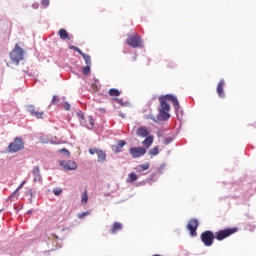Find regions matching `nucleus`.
Segmentation results:
<instances>
[{"label":"nucleus","instance_id":"7ed1b4c3","mask_svg":"<svg viewBox=\"0 0 256 256\" xmlns=\"http://www.w3.org/2000/svg\"><path fill=\"white\" fill-rule=\"evenodd\" d=\"M200 239L205 247H211L215 243V233L211 230H206L201 233Z\"/></svg>","mask_w":256,"mask_h":256},{"label":"nucleus","instance_id":"4468645a","mask_svg":"<svg viewBox=\"0 0 256 256\" xmlns=\"http://www.w3.org/2000/svg\"><path fill=\"white\" fill-rule=\"evenodd\" d=\"M64 169H66V171H75V169H77V163L69 160L64 164Z\"/></svg>","mask_w":256,"mask_h":256},{"label":"nucleus","instance_id":"5701e85b","mask_svg":"<svg viewBox=\"0 0 256 256\" xmlns=\"http://www.w3.org/2000/svg\"><path fill=\"white\" fill-rule=\"evenodd\" d=\"M81 199L82 204L87 205V201H89V195L87 194V190H85L84 193H82Z\"/></svg>","mask_w":256,"mask_h":256},{"label":"nucleus","instance_id":"423d86ee","mask_svg":"<svg viewBox=\"0 0 256 256\" xmlns=\"http://www.w3.org/2000/svg\"><path fill=\"white\" fill-rule=\"evenodd\" d=\"M10 59L19 65V61H23V49L16 44L14 49L10 53Z\"/></svg>","mask_w":256,"mask_h":256},{"label":"nucleus","instance_id":"bb28decb","mask_svg":"<svg viewBox=\"0 0 256 256\" xmlns=\"http://www.w3.org/2000/svg\"><path fill=\"white\" fill-rule=\"evenodd\" d=\"M87 215H91V212H83L78 214V219H85V217H87Z\"/></svg>","mask_w":256,"mask_h":256},{"label":"nucleus","instance_id":"f03ea898","mask_svg":"<svg viewBox=\"0 0 256 256\" xmlns=\"http://www.w3.org/2000/svg\"><path fill=\"white\" fill-rule=\"evenodd\" d=\"M25 149V143L23 142V138L16 137L12 143H10L7 147L8 153H18V151H22Z\"/></svg>","mask_w":256,"mask_h":256},{"label":"nucleus","instance_id":"dca6fc26","mask_svg":"<svg viewBox=\"0 0 256 256\" xmlns=\"http://www.w3.org/2000/svg\"><path fill=\"white\" fill-rule=\"evenodd\" d=\"M97 157H98V163H103L107 159V154L103 150H99L97 152Z\"/></svg>","mask_w":256,"mask_h":256},{"label":"nucleus","instance_id":"c756f323","mask_svg":"<svg viewBox=\"0 0 256 256\" xmlns=\"http://www.w3.org/2000/svg\"><path fill=\"white\" fill-rule=\"evenodd\" d=\"M99 151V149H96V148H90L89 149V153H90V155H95V153H96V155H97V152Z\"/></svg>","mask_w":256,"mask_h":256},{"label":"nucleus","instance_id":"f3484780","mask_svg":"<svg viewBox=\"0 0 256 256\" xmlns=\"http://www.w3.org/2000/svg\"><path fill=\"white\" fill-rule=\"evenodd\" d=\"M58 35L60 37V39H62L63 41L69 39V33L67 32V30L61 28L59 31H58Z\"/></svg>","mask_w":256,"mask_h":256},{"label":"nucleus","instance_id":"9b49d317","mask_svg":"<svg viewBox=\"0 0 256 256\" xmlns=\"http://www.w3.org/2000/svg\"><path fill=\"white\" fill-rule=\"evenodd\" d=\"M216 91L220 99H225V80L221 79L218 82Z\"/></svg>","mask_w":256,"mask_h":256},{"label":"nucleus","instance_id":"0eeeda50","mask_svg":"<svg viewBox=\"0 0 256 256\" xmlns=\"http://www.w3.org/2000/svg\"><path fill=\"white\" fill-rule=\"evenodd\" d=\"M199 228V220L198 219H191L188 222L187 229L190 231L191 237H197V229Z\"/></svg>","mask_w":256,"mask_h":256},{"label":"nucleus","instance_id":"72a5a7b5","mask_svg":"<svg viewBox=\"0 0 256 256\" xmlns=\"http://www.w3.org/2000/svg\"><path fill=\"white\" fill-rule=\"evenodd\" d=\"M34 181L37 183H40V181H41V174L40 175H36V176H34Z\"/></svg>","mask_w":256,"mask_h":256},{"label":"nucleus","instance_id":"9d476101","mask_svg":"<svg viewBox=\"0 0 256 256\" xmlns=\"http://www.w3.org/2000/svg\"><path fill=\"white\" fill-rule=\"evenodd\" d=\"M27 111H28V113H30L32 115V117H36V119H43V116L45 115V112L37 111L35 109V106H33V105H28Z\"/></svg>","mask_w":256,"mask_h":256},{"label":"nucleus","instance_id":"4be33fe9","mask_svg":"<svg viewBox=\"0 0 256 256\" xmlns=\"http://www.w3.org/2000/svg\"><path fill=\"white\" fill-rule=\"evenodd\" d=\"M108 94L110 95V97H119V95H121V92H119L117 89L115 88H111L108 91Z\"/></svg>","mask_w":256,"mask_h":256},{"label":"nucleus","instance_id":"f704fd0d","mask_svg":"<svg viewBox=\"0 0 256 256\" xmlns=\"http://www.w3.org/2000/svg\"><path fill=\"white\" fill-rule=\"evenodd\" d=\"M59 153H66V155H69V150H67V148H62L59 150Z\"/></svg>","mask_w":256,"mask_h":256},{"label":"nucleus","instance_id":"b1692460","mask_svg":"<svg viewBox=\"0 0 256 256\" xmlns=\"http://www.w3.org/2000/svg\"><path fill=\"white\" fill-rule=\"evenodd\" d=\"M82 73L83 75H89V73H91V66L90 65H86L82 68Z\"/></svg>","mask_w":256,"mask_h":256},{"label":"nucleus","instance_id":"412c9836","mask_svg":"<svg viewBox=\"0 0 256 256\" xmlns=\"http://www.w3.org/2000/svg\"><path fill=\"white\" fill-rule=\"evenodd\" d=\"M150 167V164L149 163H145V164H142V165H139L136 170L138 173H141L142 171H147V169H149Z\"/></svg>","mask_w":256,"mask_h":256},{"label":"nucleus","instance_id":"20e7f679","mask_svg":"<svg viewBox=\"0 0 256 256\" xmlns=\"http://www.w3.org/2000/svg\"><path fill=\"white\" fill-rule=\"evenodd\" d=\"M126 43L127 45H129V47H132L133 49L143 47V40H141V36L139 34L128 35Z\"/></svg>","mask_w":256,"mask_h":256},{"label":"nucleus","instance_id":"c9c22d12","mask_svg":"<svg viewBox=\"0 0 256 256\" xmlns=\"http://www.w3.org/2000/svg\"><path fill=\"white\" fill-rule=\"evenodd\" d=\"M25 183H27L25 180L18 186V191L23 189V185H25Z\"/></svg>","mask_w":256,"mask_h":256},{"label":"nucleus","instance_id":"e433bc0d","mask_svg":"<svg viewBox=\"0 0 256 256\" xmlns=\"http://www.w3.org/2000/svg\"><path fill=\"white\" fill-rule=\"evenodd\" d=\"M78 117H80L81 119H85V116L81 112L78 113Z\"/></svg>","mask_w":256,"mask_h":256},{"label":"nucleus","instance_id":"f8f14e48","mask_svg":"<svg viewBox=\"0 0 256 256\" xmlns=\"http://www.w3.org/2000/svg\"><path fill=\"white\" fill-rule=\"evenodd\" d=\"M136 135L138 137H149V130H147V127L141 126L137 129Z\"/></svg>","mask_w":256,"mask_h":256},{"label":"nucleus","instance_id":"2f4dec72","mask_svg":"<svg viewBox=\"0 0 256 256\" xmlns=\"http://www.w3.org/2000/svg\"><path fill=\"white\" fill-rule=\"evenodd\" d=\"M172 142H173V138L168 137V138L165 139L164 144L169 145V143H172Z\"/></svg>","mask_w":256,"mask_h":256},{"label":"nucleus","instance_id":"cd10ccee","mask_svg":"<svg viewBox=\"0 0 256 256\" xmlns=\"http://www.w3.org/2000/svg\"><path fill=\"white\" fill-rule=\"evenodd\" d=\"M57 103H59L58 96H53L52 101H51V105H57Z\"/></svg>","mask_w":256,"mask_h":256},{"label":"nucleus","instance_id":"1a4fd4ad","mask_svg":"<svg viewBox=\"0 0 256 256\" xmlns=\"http://www.w3.org/2000/svg\"><path fill=\"white\" fill-rule=\"evenodd\" d=\"M69 49H71L72 51H76V53H79V55H81V57H83L86 65L91 66V56L89 54L83 53V51H81L79 49V47H77V46H69Z\"/></svg>","mask_w":256,"mask_h":256},{"label":"nucleus","instance_id":"393cba45","mask_svg":"<svg viewBox=\"0 0 256 256\" xmlns=\"http://www.w3.org/2000/svg\"><path fill=\"white\" fill-rule=\"evenodd\" d=\"M32 175H34V177L37 175H41V170H40L39 166H36L33 168Z\"/></svg>","mask_w":256,"mask_h":256},{"label":"nucleus","instance_id":"473e14b6","mask_svg":"<svg viewBox=\"0 0 256 256\" xmlns=\"http://www.w3.org/2000/svg\"><path fill=\"white\" fill-rule=\"evenodd\" d=\"M53 193H54V195H60V194L63 193V190H61V189H54Z\"/></svg>","mask_w":256,"mask_h":256},{"label":"nucleus","instance_id":"2eb2a0df","mask_svg":"<svg viewBox=\"0 0 256 256\" xmlns=\"http://www.w3.org/2000/svg\"><path fill=\"white\" fill-rule=\"evenodd\" d=\"M127 145V142L124 140H119L117 144L114 146V153H121V149Z\"/></svg>","mask_w":256,"mask_h":256},{"label":"nucleus","instance_id":"6ab92c4d","mask_svg":"<svg viewBox=\"0 0 256 256\" xmlns=\"http://www.w3.org/2000/svg\"><path fill=\"white\" fill-rule=\"evenodd\" d=\"M137 179H139L137 174H135V172H131L130 174H128L126 183H135V181H137Z\"/></svg>","mask_w":256,"mask_h":256},{"label":"nucleus","instance_id":"7c9ffc66","mask_svg":"<svg viewBox=\"0 0 256 256\" xmlns=\"http://www.w3.org/2000/svg\"><path fill=\"white\" fill-rule=\"evenodd\" d=\"M41 4L43 5V7L47 8L49 7V0H42Z\"/></svg>","mask_w":256,"mask_h":256},{"label":"nucleus","instance_id":"ddd939ff","mask_svg":"<svg viewBox=\"0 0 256 256\" xmlns=\"http://www.w3.org/2000/svg\"><path fill=\"white\" fill-rule=\"evenodd\" d=\"M121 229H123V224H121V222H114L110 229V233L115 235V233L121 231Z\"/></svg>","mask_w":256,"mask_h":256},{"label":"nucleus","instance_id":"f257e3e1","mask_svg":"<svg viewBox=\"0 0 256 256\" xmlns=\"http://www.w3.org/2000/svg\"><path fill=\"white\" fill-rule=\"evenodd\" d=\"M161 109L159 110V114L157 116L158 121H167L171 118V114H169V111H171V106L167 101H171L173 103L175 111H179L181 109V106L179 105V100H177V97L167 94L165 96H161L159 98Z\"/></svg>","mask_w":256,"mask_h":256},{"label":"nucleus","instance_id":"a211bd4d","mask_svg":"<svg viewBox=\"0 0 256 256\" xmlns=\"http://www.w3.org/2000/svg\"><path fill=\"white\" fill-rule=\"evenodd\" d=\"M142 145L149 149V147L153 145V136L146 137L145 140L142 142Z\"/></svg>","mask_w":256,"mask_h":256},{"label":"nucleus","instance_id":"aec40b11","mask_svg":"<svg viewBox=\"0 0 256 256\" xmlns=\"http://www.w3.org/2000/svg\"><path fill=\"white\" fill-rule=\"evenodd\" d=\"M15 199H19V189H16L7 199V201H15Z\"/></svg>","mask_w":256,"mask_h":256},{"label":"nucleus","instance_id":"39448f33","mask_svg":"<svg viewBox=\"0 0 256 256\" xmlns=\"http://www.w3.org/2000/svg\"><path fill=\"white\" fill-rule=\"evenodd\" d=\"M234 233H237V228H226L219 230L218 232H215L214 235L217 241H223L224 239H227V237L234 235Z\"/></svg>","mask_w":256,"mask_h":256},{"label":"nucleus","instance_id":"c85d7f7f","mask_svg":"<svg viewBox=\"0 0 256 256\" xmlns=\"http://www.w3.org/2000/svg\"><path fill=\"white\" fill-rule=\"evenodd\" d=\"M63 109H65V111H70L71 110V105L66 102V103L63 104Z\"/></svg>","mask_w":256,"mask_h":256},{"label":"nucleus","instance_id":"6e6552de","mask_svg":"<svg viewBox=\"0 0 256 256\" xmlns=\"http://www.w3.org/2000/svg\"><path fill=\"white\" fill-rule=\"evenodd\" d=\"M129 153L134 159H137L139 157H143V155L147 153V150L143 147H133L130 148Z\"/></svg>","mask_w":256,"mask_h":256},{"label":"nucleus","instance_id":"a878e982","mask_svg":"<svg viewBox=\"0 0 256 256\" xmlns=\"http://www.w3.org/2000/svg\"><path fill=\"white\" fill-rule=\"evenodd\" d=\"M150 155H159V147L156 146L150 150Z\"/></svg>","mask_w":256,"mask_h":256}]
</instances>
